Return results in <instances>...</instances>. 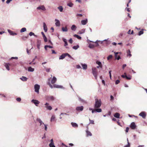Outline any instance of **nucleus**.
<instances>
[{
  "mask_svg": "<svg viewBox=\"0 0 147 147\" xmlns=\"http://www.w3.org/2000/svg\"><path fill=\"white\" fill-rule=\"evenodd\" d=\"M43 125H44V129L45 131H47V125L44 124Z\"/></svg>",
  "mask_w": 147,
  "mask_h": 147,
  "instance_id": "44",
  "label": "nucleus"
},
{
  "mask_svg": "<svg viewBox=\"0 0 147 147\" xmlns=\"http://www.w3.org/2000/svg\"><path fill=\"white\" fill-rule=\"evenodd\" d=\"M111 71L110 70L109 71V76L111 79Z\"/></svg>",
  "mask_w": 147,
  "mask_h": 147,
  "instance_id": "56",
  "label": "nucleus"
},
{
  "mask_svg": "<svg viewBox=\"0 0 147 147\" xmlns=\"http://www.w3.org/2000/svg\"><path fill=\"white\" fill-rule=\"evenodd\" d=\"M46 99L48 101H53L54 100V97L52 96H48L46 97Z\"/></svg>",
  "mask_w": 147,
  "mask_h": 147,
  "instance_id": "4",
  "label": "nucleus"
},
{
  "mask_svg": "<svg viewBox=\"0 0 147 147\" xmlns=\"http://www.w3.org/2000/svg\"><path fill=\"white\" fill-rule=\"evenodd\" d=\"M114 53H115V59L118 60H119L121 58L120 56L117 55L119 53L115 52Z\"/></svg>",
  "mask_w": 147,
  "mask_h": 147,
  "instance_id": "15",
  "label": "nucleus"
},
{
  "mask_svg": "<svg viewBox=\"0 0 147 147\" xmlns=\"http://www.w3.org/2000/svg\"><path fill=\"white\" fill-rule=\"evenodd\" d=\"M50 147H55L54 143H50L49 144Z\"/></svg>",
  "mask_w": 147,
  "mask_h": 147,
  "instance_id": "47",
  "label": "nucleus"
},
{
  "mask_svg": "<svg viewBox=\"0 0 147 147\" xmlns=\"http://www.w3.org/2000/svg\"><path fill=\"white\" fill-rule=\"evenodd\" d=\"M67 5L70 7H73L74 5V4L72 3L71 0L68 1H67Z\"/></svg>",
  "mask_w": 147,
  "mask_h": 147,
  "instance_id": "7",
  "label": "nucleus"
},
{
  "mask_svg": "<svg viewBox=\"0 0 147 147\" xmlns=\"http://www.w3.org/2000/svg\"><path fill=\"white\" fill-rule=\"evenodd\" d=\"M143 30H144L143 29H142L138 33L139 35L140 36L143 34Z\"/></svg>",
  "mask_w": 147,
  "mask_h": 147,
  "instance_id": "42",
  "label": "nucleus"
},
{
  "mask_svg": "<svg viewBox=\"0 0 147 147\" xmlns=\"http://www.w3.org/2000/svg\"><path fill=\"white\" fill-rule=\"evenodd\" d=\"M48 84L49 86L51 88H53V86L50 84V82L48 83Z\"/></svg>",
  "mask_w": 147,
  "mask_h": 147,
  "instance_id": "57",
  "label": "nucleus"
},
{
  "mask_svg": "<svg viewBox=\"0 0 147 147\" xmlns=\"http://www.w3.org/2000/svg\"><path fill=\"white\" fill-rule=\"evenodd\" d=\"M7 31L11 35L14 36V35H17V34L16 33H15L14 32L8 29Z\"/></svg>",
  "mask_w": 147,
  "mask_h": 147,
  "instance_id": "16",
  "label": "nucleus"
},
{
  "mask_svg": "<svg viewBox=\"0 0 147 147\" xmlns=\"http://www.w3.org/2000/svg\"><path fill=\"white\" fill-rule=\"evenodd\" d=\"M20 79L23 81H26L28 80V78L26 77L22 76L20 78Z\"/></svg>",
  "mask_w": 147,
  "mask_h": 147,
  "instance_id": "24",
  "label": "nucleus"
},
{
  "mask_svg": "<svg viewBox=\"0 0 147 147\" xmlns=\"http://www.w3.org/2000/svg\"><path fill=\"white\" fill-rule=\"evenodd\" d=\"M66 56V55H65V53H63L59 57V59H64Z\"/></svg>",
  "mask_w": 147,
  "mask_h": 147,
  "instance_id": "23",
  "label": "nucleus"
},
{
  "mask_svg": "<svg viewBox=\"0 0 147 147\" xmlns=\"http://www.w3.org/2000/svg\"><path fill=\"white\" fill-rule=\"evenodd\" d=\"M130 127L132 129H136V126L135 125V123L133 122L131 123L130 125Z\"/></svg>",
  "mask_w": 147,
  "mask_h": 147,
  "instance_id": "17",
  "label": "nucleus"
},
{
  "mask_svg": "<svg viewBox=\"0 0 147 147\" xmlns=\"http://www.w3.org/2000/svg\"><path fill=\"white\" fill-rule=\"evenodd\" d=\"M58 9L60 12H62L63 10V8L61 6H60L58 7Z\"/></svg>",
  "mask_w": 147,
  "mask_h": 147,
  "instance_id": "40",
  "label": "nucleus"
},
{
  "mask_svg": "<svg viewBox=\"0 0 147 147\" xmlns=\"http://www.w3.org/2000/svg\"><path fill=\"white\" fill-rule=\"evenodd\" d=\"M49 103L46 102L45 104V107L46 108L47 110H51L52 109V107L51 106H49Z\"/></svg>",
  "mask_w": 147,
  "mask_h": 147,
  "instance_id": "10",
  "label": "nucleus"
},
{
  "mask_svg": "<svg viewBox=\"0 0 147 147\" xmlns=\"http://www.w3.org/2000/svg\"><path fill=\"white\" fill-rule=\"evenodd\" d=\"M65 55H66V56H67L69 58L72 59H73V57L68 53H65Z\"/></svg>",
  "mask_w": 147,
  "mask_h": 147,
  "instance_id": "48",
  "label": "nucleus"
},
{
  "mask_svg": "<svg viewBox=\"0 0 147 147\" xmlns=\"http://www.w3.org/2000/svg\"><path fill=\"white\" fill-rule=\"evenodd\" d=\"M129 128L128 127H127L126 130L125 131L126 132H127L129 130Z\"/></svg>",
  "mask_w": 147,
  "mask_h": 147,
  "instance_id": "64",
  "label": "nucleus"
},
{
  "mask_svg": "<svg viewBox=\"0 0 147 147\" xmlns=\"http://www.w3.org/2000/svg\"><path fill=\"white\" fill-rule=\"evenodd\" d=\"M101 105V101L100 99L96 98L95 100V102L94 105V108H99Z\"/></svg>",
  "mask_w": 147,
  "mask_h": 147,
  "instance_id": "1",
  "label": "nucleus"
},
{
  "mask_svg": "<svg viewBox=\"0 0 147 147\" xmlns=\"http://www.w3.org/2000/svg\"><path fill=\"white\" fill-rule=\"evenodd\" d=\"M124 75H122L121 76L122 77L125 78V76H127L126 73L124 74Z\"/></svg>",
  "mask_w": 147,
  "mask_h": 147,
  "instance_id": "58",
  "label": "nucleus"
},
{
  "mask_svg": "<svg viewBox=\"0 0 147 147\" xmlns=\"http://www.w3.org/2000/svg\"><path fill=\"white\" fill-rule=\"evenodd\" d=\"M26 51L28 55H29L30 54V50H28V49H26Z\"/></svg>",
  "mask_w": 147,
  "mask_h": 147,
  "instance_id": "59",
  "label": "nucleus"
},
{
  "mask_svg": "<svg viewBox=\"0 0 147 147\" xmlns=\"http://www.w3.org/2000/svg\"><path fill=\"white\" fill-rule=\"evenodd\" d=\"M88 47L90 48H93L94 47V45L91 44H90L89 45Z\"/></svg>",
  "mask_w": 147,
  "mask_h": 147,
  "instance_id": "45",
  "label": "nucleus"
},
{
  "mask_svg": "<svg viewBox=\"0 0 147 147\" xmlns=\"http://www.w3.org/2000/svg\"><path fill=\"white\" fill-rule=\"evenodd\" d=\"M69 42L70 44H72L73 43V40L72 38H70L69 40Z\"/></svg>",
  "mask_w": 147,
  "mask_h": 147,
  "instance_id": "62",
  "label": "nucleus"
},
{
  "mask_svg": "<svg viewBox=\"0 0 147 147\" xmlns=\"http://www.w3.org/2000/svg\"><path fill=\"white\" fill-rule=\"evenodd\" d=\"M120 115L119 113H116L114 114V116L117 118H119Z\"/></svg>",
  "mask_w": 147,
  "mask_h": 147,
  "instance_id": "27",
  "label": "nucleus"
},
{
  "mask_svg": "<svg viewBox=\"0 0 147 147\" xmlns=\"http://www.w3.org/2000/svg\"><path fill=\"white\" fill-rule=\"evenodd\" d=\"M113 56L112 55H109L107 57V59L108 60H109L110 59L112 58Z\"/></svg>",
  "mask_w": 147,
  "mask_h": 147,
  "instance_id": "46",
  "label": "nucleus"
},
{
  "mask_svg": "<svg viewBox=\"0 0 147 147\" xmlns=\"http://www.w3.org/2000/svg\"><path fill=\"white\" fill-rule=\"evenodd\" d=\"M125 78L127 79L130 80L131 79V76H125Z\"/></svg>",
  "mask_w": 147,
  "mask_h": 147,
  "instance_id": "50",
  "label": "nucleus"
},
{
  "mask_svg": "<svg viewBox=\"0 0 147 147\" xmlns=\"http://www.w3.org/2000/svg\"><path fill=\"white\" fill-rule=\"evenodd\" d=\"M55 21L56 22L55 24L56 26H59L60 24L59 21V20L56 19L55 20Z\"/></svg>",
  "mask_w": 147,
  "mask_h": 147,
  "instance_id": "19",
  "label": "nucleus"
},
{
  "mask_svg": "<svg viewBox=\"0 0 147 147\" xmlns=\"http://www.w3.org/2000/svg\"><path fill=\"white\" fill-rule=\"evenodd\" d=\"M55 119V115H53L51 119V122H52L53 121H54Z\"/></svg>",
  "mask_w": 147,
  "mask_h": 147,
  "instance_id": "35",
  "label": "nucleus"
},
{
  "mask_svg": "<svg viewBox=\"0 0 147 147\" xmlns=\"http://www.w3.org/2000/svg\"><path fill=\"white\" fill-rule=\"evenodd\" d=\"M120 82V81L119 80H117L115 82V84H118Z\"/></svg>",
  "mask_w": 147,
  "mask_h": 147,
  "instance_id": "54",
  "label": "nucleus"
},
{
  "mask_svg": "<svg viewBox=\"0 0 147 147\" xmlns=\"http://www.w3.org/2000/svg\"><path fill=\"white\" fill-rule=\"evenodd\" d=\"M92 71L93 76L95 77V79H97V71L96 68L95 67L92 68Z\"/></svg>",
  "mask_w": 147,
  "mask_h": 147,
  "instance_id": "2",
  "label": "nucleus"
},
{
  "mask_svg": "<svg viewBox=\"0 0 147 147\" xmlns=\"http://www.w3.org/2000/svg\"><path fill=\"white\" fill-rule=\"evenodd\" d=\"M62 30L63 32H66L68 31V29L66 27L64 28V27H62Z\"/></svg>",
  "mask_w": 147,
  "mask_h": 147,
  "instance_id": "32",
  "label": "nucleus"
},
{
  "mask_svg": "<svg viewBox=\"0 0 147 147\" xmlns=\"http://www.w3.org/2000/svg\"><path fill=\"white\" fill-rule=\"evenodd\" d=\"M36 44L37 48L39 50L40 49V46L41 44V40L38 39L37 40Z\"/></svg>",
  "mask_w": 147,
  "mask_h": 147,
  "instance_id": "11",
  "label": "nucleus"
},
{
  "mask_svg": "<svg viewBox=\"0 0 147 147\" xmlns=\"http://www.w3.org/2000/svg\"><path fill=\"white\" fill-rule=\"evenodd\" d=\"M57 81V78H56L53 76L51 81V83L52 84H54Z\"/></svg>",
  "mask_w": 147,
  "mask_h": 147,
  "instance_id": "22",
  "label": "nucleus"
},
{
  "mask_svg": "<svg viewBox=\"0 0 147 147\" xmlns=\"http://www.w3.org/2000/svg\"><path fill=\"white\" fill-rule=\"evenodd\" d=\"M81 65H82V68L84 70H86L87 68V65L86 64L81 63Z\"/></svg>",
  "mask_w": 147,
  "mask_h": 147,
  "instance_id": "18",
  "label": "nucleus"
},
{
  "mask_svg": "<svg viewBox=\"0 0 147 147\" xmlns=\"http://www.w3.org/2000/svg\"><path fill=\"white\" fill-rule=\"evenodd\" d=\"M35 92L38 94L39 93V90L40 88V86L38 84H36L34 86Z\"/></svg>",
  "mask_w": 147,
  "mask_h": 147,
  "instance_id": "3",
  "label": "nucleus"
},
{
  "mask_svg": "<svg viewBox=\"0 0 147 147\" xmlns=\"http://www.w3.org/2000/svg\"><path fill=\"white\" fill-rule=\"evenodd\" d=\"M74 36L75 37H76L78 39H81L82 38L80 36H79V35H77V34H75L74 35Z\"/></svg>",
  "mask_w": 147,
  "mask_h": 147,
  "instance_id": "41",
  "label": "nucleus"
},
{
  "mask_svg": "<svg viewBox=\"0 0 147 147\" xmlns=\"http://www.w3.org/2000/svg\"><path fill=\"white\" fill-rule=\"evenodd\" d=\"M86 133L87 136H92V134L90 131L87 130L86 131Z\"/></svg>",
  "mask_w": 147,
  "mask_h": 147,
  "instance_id": "34",
  "label": "nucleus"
},
{
  "mask_svg": "<svg viewBox=\"0 0 147 147\" xmlns=\"http://www.w3.org/2000/svg\"><path fill=\"white\" fill-rule=\"evenodd\" d=\"M79 100L81 101V102H84V103H86V101H85L84 99H82V98H80V97H78Z\"/></svg>",
  "mask_w": 147,
  "mask_h": 147,
  "instance_id": "37",
  "label": "nucleus"
},
{
  "mask_svg": "<svg viewBox=\"0 0 147 147\" xmlns=\"http://www.w3.org/2000/svg\"><path fill=\"white\" fill-rule=\"evenodd\" d=\"M12 0H7L6 1V3L7 4H8Z\"/></svg>",
  "mask_w": 147,
  "mask_h": 147,
  "instance_id": "60",
  "label": "nucleus"
},
{
  "mask_svg": "<svg viewBox=\"0 0 147 147\" xmlns=\"http://www.w3.org/2000/svg\"><path fill=\"white\" fill-rule=\"evenodd\" d=\"M11 65V64L9 63H5L4 66L7 69L8 71H9L10 70L9 66H10Z\"/></svg>",
  "mask_w": 147,
  "mask_h": 147,
  "instance_id": "13",
  "label": "nucleus"
},
{
  "mask_svg": "<svg viewBox=\"0 0 147 147\" xmlns=\"http://www.w3.org/2000/svg\"><path fill=\"white\" fill-rule=\"evenodd\" d=\"M96 111V112L98 113L101 112L102 111V109L99 108H95Z\"/></svg>",
  "mask_w": 147,
  "mask_h": 147,
  "instance_id": "31",
  "label": "nucleus"
},
{
  "mask_svg": "<svg viewBox=\"0 0 147 147\" xmlns=\"http://www.w3.org/2000/svg\"><path fill=\"white\" fill-rule=\"evenodd\" d=\"M110 98H111V100H113L114 99V97L112 95H111L110 96Z\"/></svg>",
  "mask_w": 147,
  "mask_h": 147,
  "instance_id": "63",
  "label": "nucleus"
},
{
  "mask_svg": "<svg viewBox=\"0 0 147 147\" xmlns=\"http://www.w3.org/2000/svg\"><path fill=\"white\" fill-rule=\"evenodd\" d=\"M96 63L98 65H102L101 64V63L100 61H96Z\"/></svg>",
  "mask_w": 147,
  "mask_h": 147,
  "instance_id": "49",
  "label": "nucleus"
},
{
  "mask_svg": "<svg viewBox=\"0 0 147 147\" xmlns=\"http://www.w3.org/2000/svg\"><path fill=\"white\" fill-rule=\"evenodd\" d=\"M85 30V29L84 28L83 29L79 31V33L80 34H82L84 33Z\"/></svg>",
  "mask_w": 147,
  "mask_h": 147,
  "instance_id": "33",
  "label": "nucleus"
},
{
  "mask_svg": "<svg viewBox=\"0 0 147 147\" xmlns=\"http://www.w3.org/2000/svg\"><path fill=\"white\" fill-rule=\"evenodd\" d=\"M16 100L17 101L20 102L21 101V98L19 97L18 98L16 99Z\"/></svg>",
  "mask_w": 147,
  "mask_h": 147,
  "instance_id": "55",
  "label": "nucleus"
},
{
  "mask_svg": "<svg viewBox=\"0 0 147 147\" xmlns=\"http://www.w3.org/2000/svg\"><path fill=\"white\" fill-rule=\"evenodd\" d=\"M53 87L55 88H60L64 89L65 88L63 87V86L61 85H58L56 84L53 85Z\"/></svg>",
  "mask_w": 147,
  "mask_h": 147,
  "instance_id": "12",
  "label": "nucleus"
},
{
  "mask_svg": "<svg viewBox=\"0 0 147 147\" xmlns=\"http://www.w3.org/2000/svg\"><path fill=\"white\" fill-rule=\"evenodd\" d=\"M31 102L32 103H34L36 106H38V105L40 103V102L38 100H36L32 99V100Z\"/></svg>",
  "mask_w": 147,
  "mask_h": 147,
  "instance_id": "8",
  "label": "nucleus"
},
{
  "mask_svg": "<svg viewBox=\"0 0 147 147\" xmlns=\"http://www.w3.org/2000/svg\"><path fill=\"white\" fill-rule=\"evenodd\" d=\"M130 51L129 50H128L127 51V56H129L130 57L131 56V55L130 53Z\"/></svg>",
  "mask_w": 147,
  "mask_h": 147,
  "instance_id": "43",
  "label": "nucleus"
},
{
  "mask_svg": "<svg viewBox=\"0 0 147 147\" xmlns=\"http://www.w3.org/2000/svg\"><path fill=\"white\" fill-rule=\"evenodd\" d=\"M71 125L72 126L74 127H78V124L72 122L71 123Z\"/></svg>",
  "mask_w": 147,
  "mask_h": 147,
  "instance_id": "30",
  "label": "nucleus"
},
{
  "mask_svg": "<svg viewBox=\"0 0 147 147\" xmlns=\"http://www.w3.org/2000/svg\"><path fill=\"white\" fill-rule=\"evenodd\" d=\"M37 10H41L43 11H45L46 9L44 5H40L36 8Z\"/></svg>",
  "mask_w": 147,
  "mask_h": 147,
  "instance_id": "6",
  "label": "nucleus"
},
{
  "mask_svg": "<svg viewBox=\"0 0 147 147\" xmlns=\"http://www.w3.org/2000/svg\"><path fill=\"white\" fill-rule=\"evenodd\" d=\"M130 144L129 142H128L127 145H125L124 146V147H130Z\"/></svg>",
  "mask_w": 147,
  "mask_h": 147,
  "instance_id": "61",
  "label": "nucleus"
},
{
  "mask_svg": "<svg viewBox=\"0 0 147 147\" xmlns=\"http://www.w3.org/2000/svg\"><path fill=\"white\" fill-rule=\"evenodd\" d=\"M76 67L77 69H79L81 68L80 66L79 65H76Z\"/></svg>",
  "mask_w": 147,
  "mask_h": 147,
  "instance_id": "53",
  "label": "nucleus"
},
{
  "mask_svg": "<svg viewBox=\"0 0 147 147\" xmlns=\"http://www.w3.org/2000/svg\"><path fill=\"white\" fill-rule=\"evenodd\" d=\"M41 34L43 36V38L45 42H47V37L45 35L44 33L43 32H42Z\"/></svg>",
  "mask_w": 147,
  "mask_h": 147,
  "instance_id": "26",
  "label": "nucleus"
},
{
  "mask_svg": "<svg viewBox=\"0 0 147 147\" xmlns=\"http://www.w3.org/2000/svg\"><path fill=\"white\" fill-rule=\"evenodd\" d=\"M36 120L38 122L40 123V124L39 126L43 125L45 124L39 118H37L36 119Z\"/></svg>",
  "mask_w": 147,
  "mask_h": 147,
  "instance_id": "14",
  "label": "nucleus"
},
{
  "mask_svg": "<svg viewBox=\"0 0 147 147\" xmlns=\"http://www.w3.org/2000/svg\"><path fill=\"white\" fill-rule=\"evenodd\" d=\"M43 28L45 31L46 32L47 31V27L45 22L43 23Z\"/></svg>",
  "mask_w": 147,
  "mask_h": 147,
  "instance_id": "25",
  "label": "nucleus"
},
{
  "mask_svg": "<svg viewBox=\"0 0 147 147\" xmlns=\"http://www.w3.org/2000/svg\"><path fill=\"white\" fill-rule=\"evenodd\" d=\"M89 121H90V123L92 124H94V121L92 120H91L90 119H89Z\"/></svg>",
  "mask_w": 147,
  "mask_h": 147,
  "instance_id": "52",
  "label": "nucleus"
},
{
  "mask_svg": "<svg viewBox=\"0 0 147 147\" xmlns=\"http://www.w3.org/2000/svg\"><path fill=\"white\" fill-rule=\"evenodd\" d=\"M88 22V20L86 19L84 20H82L81 21V24L83 25H86Z\"/></svg>",
  "mask_w": 147,
  "mask_h": 147,
  "instance_id": "21",
  "label": "nucleus"
},
{
  "mask_svg": "<svg viewBox=\"0 0 147 147\" xmlns=\"http://www.w3.org/2000/svg\"><path fill=\"white\" fill-rule=\"evenodd\" d=\"M76 29V27L75 25H73L71 27V29L72 30L75 31Z\"/></svg>",
  "mask_w": 147,
  "mask_h": 147,
  "instance_id": "29",
  "label": "nucleus"
},
{
  "mask_svg": "<svg viewBox=\"0 0 147 147\" xmlns=\"http://www.w3.org/2000/svg\"><path fill=\"white\" fill-rule=\"evenodd\" d=\"M79 47V46L77 45L76 46H74L72 47V48L75 50H77Z\"/></svg>",
  "mask_w": 147,
  "mask_h": 147,
  "instance_id": "39",
  "label": "nucleus"
},
{
  "mask_svg": "<svg viewBox=\"0 0 147 147\" xmlns=\"http://www.w3.org/2000/svg\"><path fill=\"white\" fill-rule=\"evenodd\" d=\"M84 109L83 106H81L77 107L76 108V110L78 112H80L82 111Z\"/></svg>",
  "mask_w": 147,
  "mask_h": 147,
  "instance_id": "5",
  "label": "nucleus"
},
{
  "mask_svg": "<svg viewBox=\"0 0 147 147\" xmlns=\"http://www.w3.org/2000/svg\"><path fill=\"white\" fill-rule=\"evenodd\" d=\"M139 115L142 117L143 118H145L146 116V113L144 111H142L139 114Z\"/></svg>",
  "mask_w": 147,
  "mask_h": 147,
  "instance_id": "9",
  "label": "nucleus"
},
{
  "mask_svg": "<svg viewBox=\"0 0 147 147\" xmlns=\"http://www.w3.org/2000/svg\"><path fill=\"white\" fill-rule=\"evenodd\" d=\"M26 29L25 28H23L20 30V32L21 33L24 32L26 31Z\"/></svg>",
  "mask_w": 147,
  "mask_h": 147,
  "instance_id": "38",
  "label": "nucleus"
},
{
  "mask_svg": "<svg viewBox=\"0 0 147 147\" xmlns=\"http://www.w3.org/2000/svg\"><path fill=\"white\" fill-rule=\"evenodd\" d=\"M62 40L65 43L64 46L65 47H66L68 45V44L66 39L64 38H63Z\"/></svg>",
  "mask_w": 147,
  "mask_h": 147,
  "instance_id": "28",
  "label": "nucleus"
},
{
  "mask_svg": "<svg viewBox=\"0 0 147 147\" xmlns=\"http://www.w3.org/2000/svg\"><path fill=\"white\" fill-rule=\"evenodd\" d=\"M27 70L29 72H33L34 71V69L31 67H28Z\"/></svg>",
  "mask_w": 147,
  "mask_h": 147,
  "instance_id": "20",
  "label": "nucleus"
},
{
  "mask_svg": "<svg viewBox=\"0 0 147 147\" xmlns=\"http://www.w3.org/2000/svg\"><path fill=\"white\" fill-rule=\"evenodd\" d=\"M29 35L30 36H34L36 37H37V36L36 35H35L32 32H30L29 33Z\"/></svg>",
  "mask_w": 147,
  "mask_h": 147,
  "instance_id": "36",
  "label": "nucleus"
},
{
  "mask_svg": "<svg viewBox=\"0 0 147 147\" xmlns=\"http://www.w3.org/2000/svg\"><path fill=\"white\" fill-rule=\"evenodd\" d=\"M45 69L46 71L47 72H49L50 71V68H47L46 67H45Z\"/></svg>",
  "mask_w": 147,
  "mask_h": 147,
  "instance_id": "51",
  "label": "nucleus"
}]
</instances>
